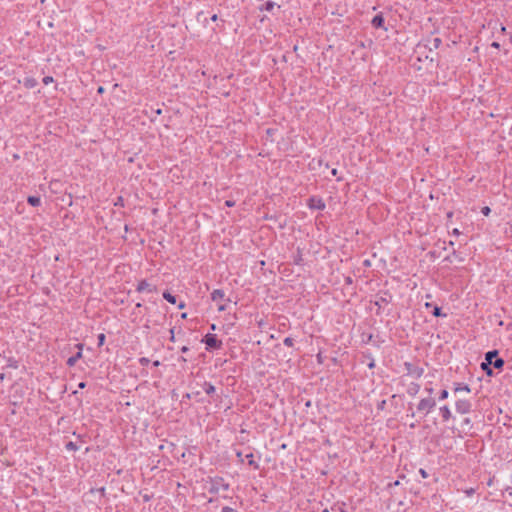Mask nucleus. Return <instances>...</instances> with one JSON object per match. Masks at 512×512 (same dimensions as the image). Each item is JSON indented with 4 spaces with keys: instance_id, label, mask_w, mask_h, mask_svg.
I'll return each mask as SVG.
<instances>
[{
    "instance_id": "nucleus-1",
    "label": "nucleus",
    "mask_w": 512,
    "mask_h": 512,
    "mask_svg": "<svg viewBox=\"0 0 512 512\" xmlns=\"http://www.w3.org/2000/svg\"><path fill=\"white\" fill-rule=\"evenodd\" d=\"M504 365V359L499 357V351L494 349L485 353L484 361L480 364V368L488 377H492L494 376L493 369L502 371Z\"/></svg>"
},
{
    "instance_id": "nucleus-2",
    "label": "nucleus",
    "mask_w": 512,
    "mask_h": 512,
    "mask_svg": "<svg viewBox=\"0 0 512 512\" xmlns=\"http://www.w3.org/2000/svg\"><path fill=\"white\" fill-rule=\"evenodd\" d=\"M208 483L210 484L208 489L210 494H217L220 489L227 491L230 488V484L221 476L209 477Z\"/></svg>"
},
{
    "instance_id": "nucleus-3",
    "label": "nucleus",
    "mask_w": 512,
    "mask_h": 512,
    "mask_svg": "<svg viewBox=\"0 0 512 512\" xmlns=\"http://www.w3.org/2000/svg\"><path fill=\"white\" fill-rule=\"evenodd\" d=\"M202 342L206 345L205 348L207 351L219 350L223 345L222 341L218 339L216 334L213 333H207L204 335Z\"/></svg>"
},
{
    "instance_id": "nucleus-4",
    "label": "nucleus",
    "mask_w": 512,
    "mask_h": 512,
    "mask_svg": "<svg viewBox=\"0 0 512 512\" xmlns=\"http://www.w3.org/2000/svg\"><path fill=\"white\" fill-rule=\"evenodd\" d=\"M436 407L435 398L429 396L419 401L417 405V411L427 416Z\"/></svg>"
},
{
    "instance_id": "nucleus-5",
    "label": "nucleus",
    "mask_w": 512,
    "mask_h": 512,
    "mask_svg": "<svg viewBox=\"0 0 512 512\" xmlns=\"http://www.w3.org/2000/svg\"><path fill=\"white\" fill-rule=\"evenodd\" d=\"M392 301V295L388 290L380 291L376 295V300L374 301V305L377 306L376 314H381V309L384 305L389 304Z\"/></svg>"
},
{
    "instance_id": "nucleus-6",
    "label": "nucleus",
    "mask_w": 512,
    "mask_h": 512,
    "mask_svg": "<svg viewBox=\"0 0 512 512\" xmlns=\"http://www.w3.org/2000/svg\"><path fill=\"white\" fill-rule=\"evenodd\" d=\"M306 205L311 210L323 211L326 208L324 200L320 196H310L307 199Z\"/></svg>"
},
{
    "instance_id": "nucleus-7",
    "label": "nucleus",
    "mask_w": 512,
    "mask_h": 512,
    "mask_svg": "<svg viewBox=\"0 0 512 512\" xmlns=\"http://www.w3.org/2000/svg\"><path fill=\"white\" fill-rule=\"evenodd\" d=\"M403 366L407 371V375H410L416 379L421 378L424 374V368L414 365L411 362H404Z\"/></svg>"
},
{
    "instance_id": "nucleus-8",
    "label": "nucleus",
    "mask_w": 512,
    "mask_h": 512,
    "mask_svg": "<svg viewBox=\"0 0 512 512\" xmlns=\"http://www.w3.org/2000/svg\"><path fill=\"white\" fill-rule=\"evenodd\" d=\"M455 410L459 414H468L472 411V403L468 399H458L455 402Z\"/></svg>"
},
{
    "instance_id": "nucleus-9",
    "label": "nucleus",
    "mask_w": 512,
    "mask_h": 512,
    "mask_svg": "<svg viewBox=\"0 0 512 512\" xmlns=\"http://www.w3.org/2000/svg\"><path fill=\"white\" fill-rule=\"evenodd\" d=\"M136 291L139 293H143V292L154 293V292H157V287L155 285L150 284L146 279H143L138 282Z\"/></svg>"
},
{
    "instance_id": "nucleus-10",
    "label": "nucleus",
    "mask_w": 512,
    "mask_h": 512,
    "mask_svg": "<svg viewBox=\"0 0 512 512\" xmlns=\"http://www.w3.org/2000/svg\"><path fill=\"white\" fill-rule=\"evenodd\" d=\"M76 347L78 348V352L73 356L69 357L66 361L68 367H73L77 363V361L82 358L83 344L79 343L76 345Z\"/></svg>"
},
{
    "instance_id": "nucleus-11",
    "label": "nucleus",
    "mask_w": 512,
    "mask_h": 512,
    "mask_svg": "<svg viewBox=\"0 0 512 512\" xmlns=\"http://www.w3.org/2000/svg\"><path fill=\"white\" fill-rule=\"evenodd\" d=\"M371 24L376 29H384L387 30L385 27V19L382 13L376 14L371 21Z\"/></svg>"
},
{
    "instance_id": "nucleus-12",
    "label": "nucleus",
    "mask_w": 512,
    "mask_h": 512,
    "mask_svg": "<svg viewBox=\"0 0 512 512\" xmlns=\"http://www.w3.org/2000/svg\"><path fill=\"white\" fill-rule=\"evenodd\" d=\"M211 300L213 302L217 301H227L230 302V298H226L225 292L222 289H215L211 293Z\"/></svg>"
},
{
    "instance_id": "nucleus-13",
    "label": "nucleus",
    "mask_w": 512,
    "mask_h": 512,
    "mask_svg": "<svg viewBox=\"0 0 512 512\" xmlns=\"http://www.w3.org/2000/svg\"><path fill=\"white\" fill-rule=\"evenodd\" d=\"M453 391H454V393H460V392L470 393L471 392V388L466 383L454 382L453 383Z\"/></svg>"
},
{
    "instance_id": "nucleus-14",
    "label": "nucleus",
    "mask_w": 512,
    "mask_h": 512,
    "mask_svg": "<svg viewBox=\"0 0 512 512\" xmlns=\"http://www.w3.org/2000/svg\"><path fill=\"white\" fill-rule=\"evenodd\" d=\"M425 307H426V308H430V307H432V308H433V310H432V312H431V313H432V315H433L434 317H443V318L447 317V314H446V313H443V312H442V308H441V307H439L438 305H433L432 303L426 302V303H425Z\"/></svg>"
},
{
    "instance_id": "nucleus-15",
    "label": "nucleus",
    "mask_w": 512,
    "mask_h": 512,
    "mask_svg": "<svg viewBox=\"0 0 512 512\" xmlns=\"http://www.w3.org/2000/svg\"><path fill=\"white\" fill-rule=\"evenodd\" d=\"M439 413L444 422H447L448 420H450L452 418L450 408L447 405L441 406L439 408Z\"/></svg>"
},
{
    "instance_id": "nucleus-16",
    "label": "nucleus",
    "mask_w": 512,
    "mask_h": 512,
    "mask_svg": "<svg viewBox=\"0 0 512 512\" xmlns=\"http://www.w3.org/2000/svg\"><path fill=\"white\" fill-rule=\"evenodd\" d=\"M293 263L298 266L304 265L302 249L300 247H297L296 253L293 255Z\"/></svg>"
},
{
    "instance_id": "nucleus-17",
    "label": "nucleus",
    "mask_w": 512,
    "mask_h": 512,
    "mask_svg": "<svg viewBox=\"0 0 512 512\" xmlns=\"http://www.w3.org/2000/svg\"><path fill=\"white\" fill-rule=\"evenodd\" d=\"M420 391V384L412 382L407 388V394L411 397H415Z\"/></svg>"
},
{
    "instance_id": "nucleus-18",
    "label": "nucleus",
    "mask_w": 512,
    "mask_h": 512,
    "mask_svg": "<svg viewBox=\"0 0 512 512\" xmlns=\"http://www.w3.org/2000/svg\"><path fill=\"white\" fill-rule=\"evenodd\" d=\"M23 85L27 89H32L38 85V82L34 77H25L23 80Z\"/></svg>"
},
{
    "instance_id": "nucleus-19",
    "label": "nucleus",
    "mask_w": 512,
    "mask_h": 512,
    "mask_svg": "<svg viewBox=\"0 0 512 512\" xmlns=\"http://www.w3.org/2000/svg\"><path fill=\"white\" fill-rule=\"evenodd\" d=\"M202 388L207 395L213 396L215 394L216 388L210 382L205 381L202 385Z\"/></svg>"
},
{
    "instance_id": "nucleus-20",
    "label": "nucleus",
    "mask_w": 512,
    "mask_h": 512,
    "mask_svg": "<svg viewBox=\"0 0 512 512\" xmlns=\"http://www.w3.org/2000/svg\"><path fill=\"white\" fill-rule=\"evenodd\" d=\"M27 203L32 207H38L41 205V199L36 195H29L27 197Z\"/></svg>"
},
{
    "instance_id": "nucleus-21",
    "label": "nucleus",
    "mask_w": 512,
    "mask_h": 512,
    "mask_svg": "<svg viewBox=\"0 0 512 512\" xmlns=\"http://www.w3.org/2000/svg\"><path fill=\"white\" fill-rule=\"evenodd\" d=\"M276 3L273 1H266L263 5L259 6L260 11L272 12L275 8Z\"/></svg>"
},
{
    "instance_id": "nucleus-22",
    "label": "nucleus",
    "mask_w": 512,
    "mask_h": 512,
    "mask_svg": "<svg viewBox=\"0 0 512 512\" xmlns=\"http://www.w3.org/2000/svg\"><path fill=\"white\" fill-rule=\"evenodd\" d=\"M196 20L201 23L204 27H207L209 24V19L205 16L203 11H200L196 15Z\"/></svg>"
},
{
    "instance_id": "nucleus-23",
    "label": "nucleus",
    "mask_w": 512,
    "mask_h": 512,
    "mask_svg": "<svg viewBox=\"0 0 512 512\" xmlns=\"http://www.w3.org/2000/svg\"><path fill=\"white\" fill-rule=\"evenodd\" d=\"M245 458L248 461V465L251 466L253 469L258 470L260 468L259 464L254 460L253 453L246 454Z\"/></svg>"
},
{
    "instance_id": "nucleus-24",
    "label": "nucleus",
    "mask_w": 512,
    "mask_h": 512,
    "mask_svg": "<svg viewBox=\"0 0 512 512\" xmlns=\"http://www.w3.org/2000/svg\"><path fill=\"white\" fill-rule=\"evenodd\" d=\"M363 357L369 360L368 363H367L368 368L369 369H374L375 366H376V362H375V359L372 356V354L370 352L363 353Z\"/></svg>"
},
{
    "instance_id": "nucleus-25",
    "label": "nucleus",
    "mask_w": 512,
    "mask_h": 512,
    "mask_svg": "<svg viewBox=\"0 0 512 512\" xmlns=\"http://www.w3.org/2000/svg\"><path fill=\"white\" fill-rule=\"evenodd\" d=\"M163 298L171 304L177 303V297L175 295L171 294L168 290L163 292Z\"/></svg>"
},
{
    "instance_id": "nucleus-26",
    "label": "nucleus",
    "mask_w": 512,
    "mask_h": 512,
    "mask_svg": "<svg viewBox=\"0 0 512 512\" xmlns=\"http://www.w3.org/2000/svg\"><path fill=\"white\" fill-rule=\"evenodd\" d=\"M429 44L431 45L429 47V50L432 51L433 49H438L440 45L442 44V40L439 37H435L431 40H428Z\"/></svg>"
},
{
    "instance_id": "nucleus-27",
    "label": "nucleus",
    "mask_w": 512,
    "mask_h": 512,
    "mask_svg": "<svg viewBox=\"0 0 512 512\" xmlns=\"http://www.w3.org/2000/svg\"><path fill=\"white\" fill-rule=\"evenodd\" d=\"M65 448L68 451H77L79 449V446L75 442L69 441L68 443H66Z\"/></svg>"
},
{
    "instance_id": "nucleus-28",
    "label": "nucleus",
    "mask_w": 512,
    "mask_h": 512,
    "mask_svg": "<svg viewBox=\"0 0 512 512\" xmlns=\"http://www.w3.org/2000/svg\"><path fill=\"white\" fill-rule=\"evenodd\" d=\"M106 336L104 333H100L97 336V346L102 347L105 344Z\"/></svg>"
},
{
    "instance_id": "nucleus-29",
    "label": "nucleus",
    "mask_w": 512,
    "mask_h": 512,
    "mask_svg": "<svg viewBox=\"0 0 512 512\" xmlns=\"http://www.w3.org/2000/svg\"><path fill=\"white\" fill-rule=\"evenodd\" d=\"M114 206L116 207H124L125 206V200L122 196H118L114 202Z\"/></svg>"
},
{
    "instance_id": "nucleus-30",
    "label": "nucleus",
    "mask_w": 512,
    "mask_h": 512,
    "mask_svg": "<svg viewBox=\"0 0 512 512\" xmlns=\"http://www.w3.org/2000/svg\"><path fill=\"white\" fill-rule=\"evenodd\" d=\"M448 396H449V392H448V390L443 389V390H441V391H440L439 396H438V399H439L440 401H441V400H445V399H447V398H448Z\"/></svg>"
},
{
    "instance_id": "nucleus-31",
    "label": "nucleus",
    "mask_w": 512,
    "mask_h": 512,
    "mask_svg": "<svg viewBox=\"0 0 512 512\" xmlns=\"http://www.w3.org/2000/svg\"><path fill=\"white\" fill-rule=\"evenodd\" d=\"M283 344L287 347H293L294 346V339L291 338V337H286L284 340H283Z\"/></svg>"
},
{
    "instance_id": "nucleus-32",
    "label": "nucleus",
    "mask_w": 512,
    "mask_h": 512,
    "mask_svg": "<svg viewBox=\"0 0 512 512\" xmlns=\"http://www.w3.org/2000/svg\"><path fill=\"white\" fill-rule=\"evenodd\" d=\"M138 362L141 366H147L150 363V359L147 357H141Z\"/></svg>"
},
{
    "instance_id": "nucleus-33",
    "label": "nucleus",
    "mask_w": 512,
    "mask_h": 512,
    "mask_svg": "<svg viewBox=\"0 0 512 512\" xmlns=\"http://www.w3.org/2000/svg\"><path fill=\"white\" fill-rule=\"evenodd\" d=\"M316 361H317L318 364H323L324 361H325V356H323V354L321 352H319L316 355Z\"/></svg>"
},
{
    "instance_id": "nucleus-34",
    "label": "nucleus",
    "mask_w": 512,
    "mask_h": 512,
    "mask_svg": "<svg viewBox=\"0 0 512 512\" xmlns=\"http://www.w3.org/2000/svg\"><path fill=\"white\" fill-rule=\"evenodd\" d=\"M54 81L53 77L52 76H45L43 79H42V82L44 85H49L50 83H52Z\"/></svg>"
},
{
    "instance_id": "nucleus-35",
    "label": "nucleus",
    "mask_w": 512,
    "mask_h": 512,
    "mask_svg": "<svg viewBox=\"0 0 512 512\" xmlns=\"http://www.w3.org/2000/svg\"><path fill=\"white\" fill-rule=\"evenodd\" d=\"M461 425H462V427L467 426V427L471 428L472 427L471 419L468 417L464 418Z\"/></svg>"
},
{
    "instance_id": "nucleus-36",
    "label": "nucleus",
    "mask_w": 512,
    "mask_h": 512,
    "mask_svg": "<svg viewBox=\"0 0 512 512\" xmlns=\"http://www.w3.org/2000/svg\"><path fill=\"white\" fill-rule=\"evenodd\" d=\"M221 512H238V510L229 506H224L222 507Z\"/></svg>"
},
{
    "instance_id": "nucleus-37",
    "label": "nucleus",
    "mask_w": 512,
    "mask_h": 512,
    "mask_svg": "<svg viewBox=\"0 0 512 512\" xmlns=\"http://www.w3.org/2000/svg\"><path fill=\"white\" fill-rule=\"evenodd\" d=\"M481 213L484 215V216H489L490 213H491V209L490 207L488 206H485L481 209Z\"/></svg>"
},
{
    "instance_id": "nucleus-38",
    "label": "nucleus",
    "mask_w": 512,
    "mask_h": 512,
    "mask_svg": "<svg viewBox=\"0 0 512 512\" xmlns=\"http://www.w3.org/2000/svg\"><path fill=\"white\" fill-rule=\"evenodd\" d=\"M331 175H332V176H334V177H336V178H337V179H336L337 181H342V180H343V178H342V177H339V176H338V170H337L336 168H333V169L331 170Z\"/></svg>"
},
{
    "instance_id": "nucleus-39",
    "label": "nucleus",
    "mask_w": 512,
    "mask_h": 512,
    "mask_svg": "<svg viewBox=\"0 0 512 512\" xmlns=\"http://www.w3.org/2000/svg\"><path fill=\"white\" fill-rule=\"evenodd\" d=\"M419 474L421 475L422 478H428L429 477L428 472L425 469H423V468L419 469Z\"/></svg>"
},
{
    "instance_id": "nucleus-40",
    "label": "nucleus",
    "mask_w": 512,
    "mask_h": 512,
    "mask_svg": "<svg viewBox=\"0 0 512 512\" xmlns=\"http://www.w3.org/2000/svg\"><path fill=\"white\" fill-rule=\"evenodd\" d=\"M169 332H170V338H169V340H170L171 342H175V328H174V327H173V328H171Z\"/></svg>"
},
{
    "instance_id": "nucleus-41",
    "label": "nucleus",
    "mask_w": 512,
    "mask_h": 512,
    "mask_svg": "<svg viewBox=\"0 0 512 512\" xmlns=\"http://www.w3.org/2000/svg\"><path fill=\"white\" fill-rule=\"evenodd\" d=\"M385 406H386V400H382V401L378 402L377 409L383 410L385 408Z\"/></svg>"
},
{
    "instance_id": "nucleus-42",
    "label": "nucleus",
    "mask_w": 512,
    "mask_h": 512,
    "mask_svg": "<svg viewBox=\"0 0 512 512\" xmlns=\"http://www.w3.org/2000/svg\"><path fill=\"white\" fill-rule=\"evenodd\" d=\"M362 264L366 268H369L372 265L371 260H369V259H365Z\"/></svg>"
},
{
    "instance_id": "nucleus-43",
    "label": "nucleus",
    "mask_w": 512,
    "mask_h": 512,
    "mask_svg": "<svg viewBox=\"0 0 512 512\" xmlns=\"http://www.w3.org/2000/svg\"><path fill=\"white\" fill-rule=\"evenodd\" d=\"M234 205H235V201H233V200L225 201V206H227V207H233Z\"/></svg>"
},
{
    "instance_id": "nucleus-44",
    "label": "nucleus",
    "mask_w": 512,
    "mask_h": 512,
    "mask_svg": "<svg viewBox=\"0 0 512 512\" xmlns=\"http://www.w3.org/2000/svg\"><path fill=\"white\" fill-rule=\"evenodd\" d=\"M451 234L453 236H459L461 234L460 230L458 228H454L452 231H451Z\"/></svg>"
},
{
    "instance_id": "nucleus-45",
    "label": "nucleus",
    "mask_w": 512,
    "mask_h": 512,
    "mask_svg": "<svg viewBox=\"0 0 512 512\" xmlns=\"http://www.w3.org/2000/svg\"><path fill=\"white\" fill-rule=\"evenodd\" d=\"M227 307L225 304H220L218 305V311L219 312H223V311H226Z\"/></svg>"
},
{
    "instance_id": "nucleus-46",
    "label": "nucleus",
    "mask_w": 512,
    "mask_h": 512,
    "mask_svg": "<svg viewBox=\"0 0 512 512\" xmlns=\"http://www.w3.org/2000/svg\"><path fill=\"white\" fill-rule=\"evenodd\" d=\"M177 306H178V309L181 310V309H184L186 307V303L184 301H180Z\"/></svg>"
},
{
    "instance_id": "nucleus-47",
    "label": "nucleus",
    "mask_w": 512,
    "mask_h": 512,
    "mask_svg": "<svg viewBox=\"0 0 512 512\" xmlns=\"http://www.w3.org/2000/svg\"><path fill=\"white\" fill-rule=\"evenodd\" d=\"M491 47H493V48H495V49H499V48H500V43H499V42L494 41V42H492V43H491Z\"/></svg>"
},
{
    "instance_id": "nucleus-48",
    "label": "nucleus",
    "mask_w": 512,
    "mask_h": 512,
    "mask_svg": "<svg viewBox=\"0 0 512 512\" xmlns=\"http://www.w3.org/2000/svg\"><path fill=\"white\" fill-rule=\"evenodd\" d=\"M236 456H237V458L240 460V462H243V461H244V460H243V457H242V452H241V451H237V452H236Z\"/></svg>"
},
{
    "instance_id": "nucleus-49",
    "label": "nucleus",
    "mask_w": 512,
    "mask_h": 512,
    "mask_svg": "<svg viewBox=\"0 0 512 512\" xmlns=\"http://www.w3.org/2000/svg\"><path fill=\"white\" fill-rule=\"evenodd\" d=\"M425 391L431 396L433 394V388L432 387H426Z\"/></svg>"
},
{
    "instance_id": "nucleus-50",
    "label": "nucleus",
    "mask_w": 512,
    "mask_h": 512,
    "mask_svg": "<svg viewBox=\"0 0 512 512\" xmlns=\"http://www.w3.org/2000/svg\"><path fill=\"white\" fill-rule=\"evenodd\" d=\"M85 387H86V382H83V381H82V382H79V383H78V388H79V389H84Z\"/></svg>"
},
{
    "instance_id": "nucleus-51",
    "label": "nucleus",
    "mask_w": 512,
    "mask_h": 512,
    "mask_svg": "<svg viewBox=\"0 0 512 512\" xmlns=\"http://www.w3.org/2000/svg\"><path fill=\"white\" fill-rule=\"evenodd\" d=\"M180 351L182 353H187L189 351V347L188 346H183V347H181Z\"/></svg>"
},
{
    "instance_id": "nucleus-52",
    "label": "nucleus",
    "mask_w": 512,
    "mask_h": 512,
    "mask_svg": "<svg viewBox=\"0 0 512 512\" xmlns=\"http://www.w3.org/2000/svg\"><path fill=\"white\" fill-rule=\"evenodd\" d=\"M152 365H153L154 367H158V366H160V365H161V363H160V361H159V360H155V361H153V362H152Z\"/></svg>"
},
{
    "instance_id": "nucleus-53",
    "label": "nucleus",
    "mask_w": 512,
    "mask_h": 512,
    "mask_svg": "<svg viewBox=\"0 0 512 512\" xmlns=\"http://www.w3.org/2000/svg\"><path fill=\"white\" fill-rule=\"evenodd\" d=\"M209 20L214 21V22H215V21H217V20H218V16H217V14H213V15L210 17V19H209Z\"/></svg>"
},
{
    "instance_id": "nucleus-54",
    "label": "nucleus",
    "mask_w": 512,
    "mask_h": 512,
    "mask_svg": "<svg viewBox=\"0 0 512 512\" xmlns=\"http://www.w3.org/2000/svg\"><path fill=\"white\" fill-rule=\"evenodd\" d=\"M104 91H105V89H104V87H102V86H99V87H98V89H97V92H98L99 94L104 93Z\"/></svg>"
},
{
    "instance_id": "nucleus-55",
    "label": "nucleus",
    "mask_w": 512,
    "mask_h": 512,
    "mask_svg": "<svg viewBox=\"0 0 512 512\" xmlns=\"http://www.w3.org/2000/svg\"><path fill=\"white\" fill-rule=\"evenodd\" d=\"M150 499H151V497H150L149 495H147V494H145V495L143 496V500H144V502H148V501H150Z\"/></svg>"
},
{
    "instance_id": "nucleus-56",
    "label": "nucleus",
    "mask_w": 512,
    "mask_h": 512,
    "mask_svg": "<svg viewBox=\"0 0 512 512\" xmlns=\"http://www.w3.org/2000/svg\"><path fill=\"white\" fill-rule=\"evenodd\" d=\"M446 216H447L448 221L451 220L453 217V212L449 211Z\"/></svg>"
},
{
    "instance_id": "nucleus-57",
    "label": "nucleus",
    "mask_w": 512,
    "mask_h": 512,
    "mask_svg": "<svg viewBox=\"0 0 512 512\" xmlns=\"http://www.w3.org/2000/svg\"><path fill=\"white\" fill-rule=\"evenodd\" d=\"M273 132H274V129H271V128L267 129V131H266V133L268 135H272Z\"/></svg>"
},
{
    "instance_id": "nucleus-58",
    "label": "nucleus",
    "mask_w": 512,
    "mask_h": 512,
    "mask_svg": "<svg viewBox=\"0 0 512 512\" xmlns=\"http://www.w3.org/2000/svg\"><path fill=\"white\" fill-rule=\"evenodd\" d=\"M178 361H180V362H187V359H186V358H184V357L182 356V357H180V358L178 359Z\"/></svg>"
},
{
    "instance_id": "nucleus-59",
    "label": "nucleus",
    "mask_w": 512,
    "mask_h": 512,
    "mask_svg": "<svg viewBox=\"0 0 512 512\" xmlns=\"http://www.w3.org/2000/svg\"><path fill=\"white\" fill-rule=\"evenodd\" d=\"M155 113H156L157 115H160V114L162 113V109L158 108L157 110H155Z\"/></svg>"
},
{
    "instance_id": "nucleus-60",
    "label": "nucleus",
    "mask_w": 512,
    "mask_h": 512,
    "mask_svg": "<svg viewBox=\"0 0 512 512\" xmlns=\"http://www.w3.org/2000/svg\"><path fill=\"white\" fill-rule=\"evenodd\" d=\"M99 492H100L102 495H104V494H105V488H104V487L100 488V489H99Z\"/></svg>"
},
{
    "instance_id": "nucleus-61",
    "label": "nucleus",
    "mask_w": 512,
    "mask_h": 512,
    "mask_svg": "<svg viewBox=\"0 0 512 512\" xmlns=\"http://www.w3.org/2000/svg\"><path fill=\"white\" fill-rule=\"evenodd\" d=\"M181 318H182V319H186V318H187V313H182V314H181Z\"/></svg>"
},
{
    "instance_id": "nucleus-62",
    "label": "nucleus",
    "mask_w": 512,
    "mask_h": 512,
    "mask_svg": "<svg viewBox=\"0 0 512 512\" xmlns=\"http://www.w3.org/2000/svg\"><path fill=\"white\" fill-rule=\"evenodd\" d=\"M337 512H346V510L343 507H340Z\"/></svg>"
},
{
    "instance_id": "nucleus-63",
    "label": "nucleus",
    "mask_w": 512,
    "mask_h": 512,
    "mask_svg": "<svg viewBox=\"0 0 512 512\" xmlns=\"http://www.w3.org/2000/svg\"><path fill=\"white\" fill-rule=\"evenodd\" d=\"M210 329L214 331L216 329V325L215 324H211Z\"/></svg>"
},
{
    "instance_id": "nucleus-64",
    "label": "nucleus",
    "mask_w": 512,
    "mask_h": 512,
    "mask_svg": "<svg viewBox=\"0 0 512 512\" xmlns=\"http://www.w3.org/2000/svg\"><path fill=\"white\" fill-rule=\"evenodd\" d=\"M322 512H330V510L325 508V509L322 510Z\"/></svg>"
}]
</instances>
